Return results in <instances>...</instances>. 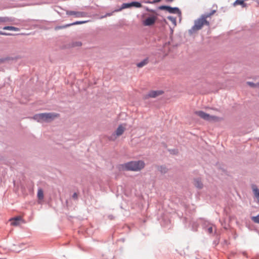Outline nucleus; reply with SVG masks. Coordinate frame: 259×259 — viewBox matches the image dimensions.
<instances>
[{
  "instance_id": "nucleus-27",
  "label": "nucleus",
  "mask_w": 259,
  "mask_h": 259,
  "mask_svg": "<svg viewBox=\"0 0 259 259\" xmlns=\"http://www.w3.org/2000/svg\"><path fill=\"white\" fill-rule=\"evenodd\" d=\"M161 0H154V3H158L159 2H160Z\"/></svg>"
},
{
  "instance_id": "nucleus-30",
  "label": "nucleus",
  "mask_w": 259,
  "mask_h": 259,
  "mask_svg": "<svg viewBox=\"0 0 259 259\" xmlns=\"http://www.w3.org/2000/svg\"><path fill=\"white\" fill-rule=\"evenodd\" d=\"M0 259H5V258H0Z\"/></svg>"
},
{
  "instance_id": "nucleus-2",
  "label": "nucleus",
  "mask_w": 259,
  "mask_h": 259,
  "mask_svg": "<svg viewBox=\"0 0 259 259\" xmlns=\"http://www.w3.org/2000/svg\"><path fill=\"white\" fill-rule=\"evenodd\" d=\"M123 169L132 171H139L145 166V163L142 160L130 161L121 165Z\"/></svg>"
},
{
  "instance_id": "nucleus-16",
  "label": "nucleus",
  "mask_w": 259,
  "mask_h": 259,
  "mask_svg": "<svg viewBox=\"0 0 259 259\" xmlns=\"http://www.w3.org/2000/svg\"><path fill=\"white\" fill-rule=\"evenodd\" d=\"M37 197L39 199L41 200L44 198V192L41 189H39L37 192Z\"/></svg>"
},
{
  "instance_id": "nucleus-24",
  "label": "nucleus",
  "mask_w": 259,
  "mask_h": 259,
  "mask_svg": "<svg viewBox=\"0 0 259 259\" xmlns=\"http://www.w3.org/2000/svg\"><path fill=\"white\" fill-rule=\"evenodd\" d=\"M0 35H11V34L10 33H6V32H3L0 31Z\"/></svg>"
},
{
  "instance_id": "nucleus-23",
  "label": "nucleus",
  "mask_w": 259,
  "mask_h": 259,
  "mask_svg": "<svg viewBox=\"0 0 259 259\" xmlns=\"http://www.w3.org/2000/svg\"><path fill=\"white\" fill-rule=\"evenodd\" d=\"M214 227H212V226H211V227H209L208 229H207V231L209 233H212L213 232V228Z\"/></svg>"
},
{
  "instance_id": "nucleus-25",
  "label": "nucleus",
  "mask_w": 259,
  "mask_h": 259,
  "mask_svg": "<svg viewBox=\"0 0 259 259\" xmlns=\"http://www.w3.org/2000/svg\"><path fill=\"white\" fill-rule=\"evenodd\" d=\"M77 194L76 193H74L73 195V198L75 199L77 198Z\"/></svg>"
},
{
  "instance_id": "nucleus-8",
  "label": "nucleus",
  "mask_w": 259,
  "mask_h": 259,
  "mask_svg": "<svg viewBox=\"0 0 259 259\" xmlns=\"http://www.w3.org/2000/svg\"><path fill=\"white\" fill-rule=\"evenodd\" d=\"M66 14L68 15H74L77 18L84 17L87 16V13L82 12H75L72 11H68Z\"/></svg>"
},
{
  "instance_id": "nucleus-11",
  "label": "nucleus",
  "mask_w": 259,
  "mask_h": 259,
  "mask_svg": "<svg viewBox=\"0 0 259 259\" xmlns=\"http://www.w3.org/2000/svg\"><path fill=\"white\" fill-rule=\"evenodd\" d=\"M252 188L254 195L255 197L257 199L258 202H259V189L255 185L252 186Z\"/></svg>"
},
{
  "instance_id": "nucleus-18",
  "label": "nucleus",
  "mask_w": 259,
  "mask_h": 259,
  "mask_svg": "<svg viewBox=\"0 0 259 259\" xmlns=\"http://www.w3.org/2000/svg\"><path fill=\"white\" fill-rule=\"evenodd\" d=\"M248 85L252 88H259V83H254L253 82L248 81L246 83Z\"/></svg>"
},
{
  "instance_id": "nucleus-21",
  "label": "nucleus",
  "mask_w": 259,
  "mask_h": 259,
  "mask_svg": "<svg viewBox=\"0 0 259 259\" xmlns=\"http://www.w3.org/2000/svg\"><path fill=\"white\" fill-rule=\"evenodd\" d=\"M130 7H131V3H126V4H123L122 5L121 9H125V8H128Z\"/></svg>"
},
{
  "instance_id": "nucleus-6",
  "label": "nucleus",
  "mask_w": 259,
  "mask_h": 259,
  "mask_svg": "<svg viewBox=\"0 0 259 259\" xmlns=\"http://www.w3.org/2000/svg\"><path fill=\"white\" fill-rule=\"evenodd\" d=\"M163 91L161 90H157V91H150L148 92V94L144 95L143 99L144 100H147L150 98H156L158 96L162 95L163 94Z\"/></svg>"
},
{
  "instance_id": "nucleus-29",
  "label": "nucleus",
  "mask_w": 259,
  "mask_h": 259,
  "mask_svg": "<svg viewBox=\"0 0 259 259\" xmlns=\"http://www.w3.org/2000/svg\"><path fill=\"white\" fill-rule=\"evenodd\" d=\"M167 1L172 2L173 0H167Z\"/></svg>"
},
{
  "instance_id": "nucleus-14",
  "label": "nucleus",
  "mask_w": 259,
  "mask_h": 259,
  "mask_svg": "<svg viewBox=\"0 0 259 259\" xmlns=\"http://www.w3.org/2000/svg\"><path fill=\"white\" fill-rule=\"evenodd\" d=\"M194 185L195 187L199 189L202 188L203 187V184L201 181L198 179H196L194 180Z\"/></svg>"
},
{
  "instance_id": "nucleus-9",
  "label": "nucleus",
  "mask_w": 259,
  "mask_h": 259,
  "mask_svg": "<svg viewBox=\"0 0 259 259\" xmlns=\"http://www.w3.org/2000/svg\"><path fill=\"white\" fill-rule=\"evenodd\" d=\"M156 19L154 17H150L146 18L143 22L145 26H150L153 24L155 22Z\"/></svg>"
},
{
  "instance_id": "nucleus-13",
  "label": "nucleus",
  "mask_w": 259,
  "mask_h": 259,
  "mask_svg": "<svg viewBox=\"0 0 259 259\" xmlns=\"http://www.w3.org/2000/svg\"><path fill=\"white\" fill-rule=\"evenodd\" d=\"M148 62H149L148 59L146 58L144 60H143L142 61L138 63L137 64V66L139 68H141V67L144 66L145 65H147L148 64Z\"/></svg>"
},
{
  "instance_id": "nucleus-22",
  "label": "nucleus",
  "mask_w": 259,
  "mask_h": 259,
  "mask_svg": "<svg viewBox=\"0 0 259 259\" xmlns=\"http://www.w3.org/2000/svg\"><path fill=\"white\" fill-rule=\"evenodd\" d=\"M9 18L5 17H0V22H5L8 21Z\"/></svg>"
},
{
  "instance_id": "nucleus-1",
  "label": "nucleus",
  "mask_w": 259,
  "mask_h": 259,
  "mask_svg": "<svg viewBox=\"0 0 259 259\" xmlns=\"http://www.w3.org/2000/svg\"><path fill=\"white\" fill-rule=\"evenodd\" d=\"M215 10H212L210 13L202 15L199 18L195 20L194 25L189 30L190 34H192L196 31L201 29L203 26H209V22L207 20V18H210L215 13Z\"/></svg>"
},
{
  "instance_id": "nucleus-28",
  "label": "nucleus",
  "mask_w": 259,
  "mask_h": 259,
  "mask_svg": "<svg viewBox=\"0 0 259 259\" xmlns=\"http://www.w3.org/2000/svg\"><path fill=\"white\" fill-rule=\"evenodd\" d=\"M110 15H111V14H107L106 15V16H110Z\"/></svg>"
},
{
  "instance_id": "nucleus-3",
  "label": "nucleus",
  "mask_w": 259,
  "mask_h": 259,
  "mask_svg": "<svg viewBox=\"0 0 259 259\" xmlns=\"http://www.w3.org/2000/svg\"><path fill=\"white\" fill-rule=\"evenodd\" d=\"M59 114L55 113H44L35 114L32 118L38 122H49L59 117Z\"/></svg>"
},
{
  "instance_id": "nucleus-15",
  "label": "nucleus",
  "mask_w": 259,
  "mask_h": 259,
  "mask_svg": "<svg viewBox=\"0 0 259 259\" xmlns=\"http://www.w3.org/2000/svg\"><path fill=\"white\" fill-rule=\"evenodd\" d=\"M4 30H9L12 31H18L19 28L13 26H5L3 28Z\"/></svg>"
},
{
  "instance_id": "nucleus-20",
  "label": "nucleus",
  "mask_w": 259,
  "mask_h": 259,
  "mask_svg": "<svg viewBox=\"0 0 259 259\" xmlns=\"http://www.w3.org/2000/svg\"><path fill=\"white\" fill-rule=\"evenodd\" d=\"M251 219L254 222L259 223V214L256 217H252Z\"/></svg>"
},
{
  "instance_id": "nucleus-17",
  "label": "nucleus",
  "mask_w": 259,
  "mask_h": 259,
  "mask_svg": "<svg viewBox=\"0 0 259 259\" xmlns=\"http://www.w3.org/2000/svg\"><path fill=\"white\" fill-rule=\"evenodd\" d=\"M167 19L171 22V23L174 24V26H176L177 24L176 18L172 16H168L167 17Z\"/></svg>"
},
{
  "instance_id": "nucleus-4",
  "label": "nucleus",
  "mask_w": 259,
  "mask_h": 259,
  "mask_svg": "<svg viewBox=\"0 0 259 259\" xmlns=\"http://www.w3.org/2000/svg\"><path fill=\"white\" fill-rule=\"evenodd\" d=\"M195 114L203 119L204 120L207 121H219L222 120V118L215 116H211L209 114L205 113L202 111H197L195 112Z\"/></svg>"
},
{
  "instance_id": "nucleus-5",
  "label": "nucleus",
  "mask_w": 259,
  "mask_h": 259,
  "mask_svg": "<svg viewBox=\"0 0 259 259\" xmlns=\"http://www.w3.org/2000/svg\"><path fill=\"white\" fill-rule=\"evenodd\" d=\"M126 124H120L115 133L109 137V139L111 141H115L117 138L122 135L125 130Z\"/></svg>"
},
{
  "instance_id": "nucleus-26",
  "label": "nucleus",
  "mask_w": 259,
  "mask_h": 259,
  "mask_svg": "<svg viewBox=\"0 0 259 259\" xmlns=\"http://www.w3.org/2000/svg\"><path fill=\"white\" fill-rule=\"evenodd\" d=\"M76 45L78 46H81V43L80 42H77Z\"/></svg>"
},
{
  "instance_id": "nucleus-19",
  "label": "nucleus",
  "mask_w": 259,
  "mask_h": 259,
  "mask_svg": "<svg viewBox=\"0 0 259 259\" xmlns=\"http://www.w3.org/2000/svg\"><path fill=\"white\" fill-rule=\"evenodd\" d=\"M131 7H135L137 8H140L142 6L141 3L139 2H132L131 3Z\"/></svg>"
},
{
  "instance_id": "nucleus-10",
  "label": "nucleus",
  "mask_w": 259,
  "mask_h": 259,
  "mask_svg": "<svg viewBox=\"0 0 259 259\" xmlns=\"http://www.w3.org/2000/svg\"><path fill=\"white\" fill-rule=\"evenodd\" d=\"M22 218L21 217H17L16 218H12L10 220L11 224L12 226H18L20 224V222L22 221Z\"/></svg>"
},
{
  "instance_id": "nucleus-12",
  "label": "nucleus",
  "mask_w": 259,
  "mask_h": 259,
  "mask_svg": "<svg viewBox=\"0 0 259 259\" xmlns=\"http://www.w3.org/2000/svg\"><path fill=\"white\" fill-rule=\"evenodd\" d=\"M85 22V21H76L75 22H74L72 24H67L66 25H65V26H59V27H56V29H62V28H66L68 26H70L71 25H76V24H82L83 23Z\"/></svg>"
},
{
  "instance_id": "nucleus-7",
  "label": "nucleus",
  "mask_w": 259,
  "mask_h": 259,
  "mask_svg": "<svg viewBox=\"0 0 259 259\" xmlns=\"http://www.w3.org/2000/svg\"><path fill=\"white\" fill-rule=\"evenodd\" d=\"M159 9L166 10L170 13L178 14L181 15V12L178 8H171L169 6H162L159 7Z\"/></svg>"
}]
</instances>
